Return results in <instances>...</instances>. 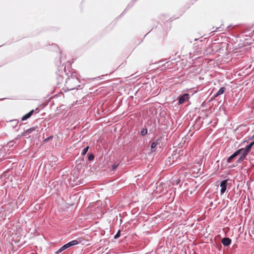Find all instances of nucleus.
Returning <instances> with one entry per match:
<instances>
[{"label":"nucleus","mask_w":254,"mask_h":254,"mask_svg":"<svg viewBox=\"0 0 254 254\" xmlns=\"http://www.w3.org/2000/svg\"><path fill=\"white\" fill-rule=\"evenodd\" d=\"M227 182L228 180H224L220 183V187H221L220 192L221 194H223L226 190Z\"/></svg>","instance_id":"f257e3e1"},{"label":"nucleus","mask_w":254,"mask_h":254,"mask_svg":"<svg viewBox=\"0 0 254 254\" xmlns=\"http://www.w3.org/2000/svg\"><path fill=\"white\" fill-rule=\"evenodd\" d=\"M37 127H32L26 130H25L22 133V136L28 138L29 137V134L33 131L35 130Z\"/></svg>","instance_id":"f03ea898"},{"label":"nucleus","mask_w":254,"mask_h":254,"mask_svg":"<svg viewBox=\"0 0 254 254\" xmlns=\"http://www.w3.org/2000/svg\"><path fill=\"white\" fill-rule=\"evenodd\" d=\"M189 99V94L185 93L179 98V103L183 104V103H185L186 101H187V100H188Z\"/></svg>","instance_id":"7ed1b4c3"},{"label":"nucleus","mask_w":254,"mask_h":254,"mask_svg":"<svg viewBox=\"0 0 254 254\" xmlns=\"http://www.w3.org/2000/svg\"><path fill=\"white\" fill-rule=\"evenodd\" d=\"M239 151H240L237 150L230 157H229L227 160V162L229 163H231L233 159H234L236 157L239 155Z\"/></svg>","instance_id":"20e7f679"},{"label":"nucleus","mask_w":254,"mask_h":254,"mask_svg":"<svg viewBox=\"0 0 254 254\" xmlns=\"http://www.w3.org/2000/svg\"><path fill=\"white\" fill-rule=\"evenodd\" d=\"M238 150L240 151L239 155H241L242 156H243V157H244L245 158H246V156L249 153V152L248 151H246V150H245V149L244 148L239 149Z\"/></svg>","instance_id":"39448f33"},{"label":"nucleus","mask_w":254,"mask_h":254,"mask_svg":"<svg viewBox=\"0 0 254 254\" xmlns=\"http://www.w3.org/2000/svg\"><path fill=\"white\" fill-rule=\"evenodd\" d=\"M221 242L225 246H228L231 243V240L229 238H224L222 239Z\"/></svg>","instance_id":"423d86ee"},{"label":"nucleus","mask_w":254,"mask_h":254,"mask_svg":"<svg viewBox=\"0 0 254 254\" xmlns=\"http://www.w3.org/2000/svg\"><path fill=\"white\" fill-rule=\"evenodd\" d=\"M226 91V88L225 87H221L219 90L217 92V93L214 95V97H217L222 94L224 93V92Z\"/></svg>","instance_id":"0eeeda50"},{"label":"nucleus","mask_w":254,"mask_h":254,"mask_svg":"<svg viewBox=\"0 0 254 254\" xmlns=\"http://www.w3.org/2000/svg\"><path fill=\"white\" fill-rule=\"evenodd\" d=\"M34 110H32L31 111H30L29 113L23 116L22 118V121H25L27 120L28 118H29L33 114Z\"/></svg>","instance_id":"6e6552de"},{"label":"nucleus","mask_w":254,"mask_h":254,"mask_svg":"<svg viewBox=\"0 0 254 254\" xmlns=\"http://www.w3.org/2000/svg\"><path fill=\"white\" fill-rule=\"evenodd\" d=\"M79 243V242L77 240H73L67 243L66 244L67 248H69L71 246H75Z\"/></svg>","instance_id":"1a4fd4ad"},{"label":"nucleus","mask_w":254,"mask_h":254,"mask_svg":"<svg viewBox=\"0 0 254 254\" xmlns=\"http://www.w3.org/2000/svg\"><path fill=\"white\" fill-rule=\"evenodd\" d=\"M67 248H67V246L66 244H65L64 245L62 246L59 250H58L56 252V254H59L61 253V252H62L63 251H64V250H65V249H66Z\"/></svg>","instance_id":"9d476101"},{"label":"nucleus","mask_w":254,"mask_h":254,"mask_svg":"<svg viewBox=\"0 0 254 254\" xmlns=\"http://www.w3.org/2000/svg\"><path fill=\"white\" fill-rule=\"evenodd\" d=\"M246 158L243 157L241 155H240V157L237 161V163H242L244 160H245Z\"/></svg>","instance_id":"9b49d317"},{"label":"nucleus","mask_w":254,"mask_h":254,"mask_svg":"<svg viewBox=\"0 0 254 254\" xmlns=\"http://www.w3.org/2000/svg\"><path fill=\"white\" fill-rule=\"evenodd\" d=\"M246 158L243 157L241 155H240V157L237 161V163H242L244 160H245Z\"/></svg>","instance_id":"f8f14e48"},{"label":"nucleus","mask_w":254,"mask_h":254,"mask_svg":"<svg viewBox=\"0 0 254 254\" xmlns=\"http://www.w3.org/2000/svg\"><path fill=\"white\" fill-rule=\"evenodd\" d=\"M88 149H89V146H87L86 147L84 148L82 150V152L81 153L82 155H85L86 154V153L87 152Z\"/></svg>","instance_id":"ddd939ff"},{"label":"nucleus","mask_w":254,"mask_h":254,"mask_svg":"<svg viewBox=\"0 0 254 254\" xmlns=\"http://www.w3.org/2000/svg\"><path fill=\"white\" fill-rule=\"evenodd\" d=\"M14 143V141L11 140L7 143L6 146L10 148L11 147H12Z\"/></svg>","instance_id":"4468645a"},{"label":"nucleus","mask_w":254,"mask_h":254,"mask_svg":"<svg viewBox=\"0 0 254 254\" xmlns=\"http://www.w3.org/2000/svg\"><path fill=\"white\" fill-rule=\"evenodd\" d=\"M157 144H158V143L157 141L153 142L151 145V149H155Z\"/></svg>","instance_id":"2eb2a0df"},{"label":"nucleus","mask_w":254,"mask_h":254,"mask_svg":"<svg viewBox=\"0 0 254 254\" xmlns=\"http://www.w3.org/2000/svg\"><path fill=\"white\" fill-rule=\"evenodd\" d=\"M147 129H143L141 131V134L142 136H144L145 135H146L147 134Z\"/></svg>","instance_id":"dca6fc26"},{"label":"nucleus","mask_w":254,"mask_h":254,"mask_svg":"<svg viewBox=\"0 0 254 254\" xmlns=\"http://www.w3.org/2000/svg\"><path fill=\"white\" fill-rule=\"evenodd\" d=\"M252 147H251L249 144L247 145L245 148H244L245 149V150H246V151H248L249 152H250L251 149H252Z\"/></svg>","instance_id":"f3484780"},{"label":"nucleus","mask_w":254,"mask_h":254,"mask_svg":"<svg viewBox=\"0 0 254 254\" xmlns=\"http://www.w3.org/2000/svg\"><path fill=\"white\" fill-rule=\"evenodd\" d=\"M94 156L93 154H90L88 156V160L89 161H92L94 159Z\"/></svg>","instance_id":"a211bd4d"},{"label":"nucleus","mask_w":254,"mask_h":254,"mask_svg":"<svg viewBox=\"0 0 254 254\" xmlns=\"http://www.w3.org/2000/svg\"><path fill=\"white\" fill-rule=\"evenodd\" d=\"M120 236V231L119 230L114 236V239H117Z\"/></svg>","instance_id":"6ab92c4d"},{"label":"nucleus","mask_w":254,"mask_h":254,"mask_svg":"<svg viewBox=\"0 0 254 254\" xmlns=\"http://www.w3.org/2000/svg\"><path fill=\"white\" fill-rule=\"evenodd\" d=\"M53 138V136H50V137H47V138H46V139H45L44 141L45 142H47V141H48L50 139H51V138Z\"/></svg>","instance_id":"aec40b11"},{"label":"nucleus","mask_w":254,"mask_h":254,"mask_svg":"<svg viewBox=\"0 0 254 254\" xmlns=\"http://www.w3.org/2000/svg\"><path fill=\"white\" fill-rule=\"evenodd\" d=\"M118 164H114L113 166H112V170H115L117 167H118Z\"/></svg>","instance_id":"412c9836"},{"label":"nucleus","mask_w":254,"mask_h":254,"mask_svg":"<svg viewBox=\"0 0 254 254\" xmlns=\"http://www.w3.org/2000/svg\"><path fill=\"white\" fill-rule=\"evenodd\" d=\"M249 145H250L251 147H253V146L254 145V141L251 142V143L249 144Z\"/></svg>","instance_id":"4be33fe9"},{"label":"nucleus","mask_w":254,"mask_h":254,"mask_svg":"<svg viewBox=\"0 0 254 254\" xmlns=\"http://www.w3.org/2000/svg\"><path fill=\"white\" fill-rule=\"evenodd\" d=\"M16 124H17V121L16 120L14 121Z\"/></svg>","instance_id":"5701e85b"}]
</instances>
